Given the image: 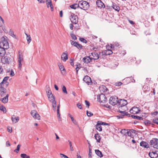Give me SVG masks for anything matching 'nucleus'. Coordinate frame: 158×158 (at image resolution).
I'll use <instances>...</instances> for the list:
<instances>
[{
	"label": "nucleus",
	"mask_w": 158,
	"mask_h": 158,
	"mask_svg": "<svg viewBox=\"0 0 158 158\" xmlns=\"http://www.w3.org/2000/svg\"><path fill=\"white\" fill-rule=\"evenodd\" d=\"M123 84L122 83L120 82H116L115 83V85L116 86H120Z\"/></svg>",
	"instance_id": "052dcab7"
},
{
	"label": "nucleus",
	"mask_w": 158,
	"mask_h": 158,
	"mask_svg": "<svg viewBox=\"0 0 158 158\" xmlns=\"http://www.w3.org/2000/svg\"><path fill=\"white\" fill-rule=\"evenodd\" d=\"M144 123L145 125H147L152 124L151 122L148 120H145Z\"/></svg>",
	"instance_id": "79ce46f5"
},
{
	"label": "nucleus",
	"mask_w": 158,
	"mask_h": 158,
	"mask_svg": "<svg viewBox=\"0 0 158 158\" xmlns=\"http://www.w3.org/2000/svg\"><path fill=\"white\" fill-rule=\"evenodd\" d=\"M101 125L99 124V123L98 122V121L97 124L96 125V129L97 130L100 131H102V127Z\"/></svg>",
	"instance_id": "c756f323"
},
{
	"label": "nucleus",
	"mask_w": 158,
	"mask_h": 158,
	"mask_svg": "<svg viewBox=\"0 0 158 158\" xmlns=\"http://www.w3.org/2000/svg\"><path fill=\"white\" fill-rule=\"evenodd\" d=\"M95 152L96 154L99 157H102V156L103 155L102 154V152L99 150H95Z\"/></svg>",
	"instance_id": "f704fd0d"
},
{
	"label": "nucleus",
	"mask_w": 158,
	"mask_h": 158,
	"mask_svg": "<svg viewBox=\"0 0 158 158\" xmlns=\"http://www.w3.org/2000/svg\"><path fill=\"white\" fill-rule=\"evenodd\" d=\"M70 43L72 45L77 47L78 49H81L82 48V46L78 42L71 40Z\"/></svg>",
	"instance_id": "9b49d317"
},
{
	"label": "nucleus",
	"mask_w": 158,
	"mask_h": 158,
	"mask_svg": "<svg viewBox=\"0 0 158 158\" xmlns=\"http://www.w3.org/2000/svg\"><path fill=\"white\" fill-rule=\"evenodd\" d=\"M9 78V77H5L3 79V80L2 81V82L0 83V86H4V85H3L4 84H5L6 86H7L9 84V83L7 82V80Z\"/></svg>",
	"instance_id": "2eb2a0df"
},
{
	"label": "nucleus",
	"mask_w": 158,
	"mask_h": 158,
	"mask_svg": "<svg viewBox=\"0 0 158 158\" xmlns=\"http://www.w3.org/2000/svg\"><path fill=\"white\" fill-rule=\"evenodd\" d=\"M86 114L87 116L89 117H91L93 115V114L92 113L88 110H87Z\"/></svg>",
	"instance_id": "de8ad7c7"
},
{
	"label": "nucleus",
	"mask_w": 158,
	"mask_h": 158,
	"mask_svg": "<svg viewBox=\"0 0 158 158\" xmlns=\"http://www.w3.org/2000/svg\"><path fill=\"white\" fill-rule=\"evenodd\" d=\"M60 155L61 158H69L67 156L64 154L60 153Z\"/></svg>",
	"instance_id": "603ef678"
},
{
	"label": "nucleus",
	"mask_w": 158,
	"mask_h": 158,
	"mask_svg": "<svg viewBox=\"0 0 158 158\" xmlns=\"http://www.w3.org/2000/svg\"><path fill=\"white\" fill-rule=\"evenodd\" d=\"M92 153L91 152V149L90 148H89V156L90 157H92Z\"/></svg>",
	"instance_id": "5fc2aeb1"
},
{
	"label": "nucleus",
	"mask_w": 158,
	"mask_h": 158,
	"mask_svg": "<svg viewBox=\"0 0 158 158\" xmlns=\"http://www.w3.org/2000/svg\"><path fill=\"white\" fill-rule=\"evenodd\" d=\"M5 53V49L2 47H0V56L3 57L4 56Z\"/></svg>",
	"instance_id": "393cba45"
},
{
	"label": "nucleus",
	"mask_w": 158,
	"mask_h": 158,
	"mask_svg": "<svg viewBox=\"0 0 158 158\" xmlns=\"http://www.w3.org/2000/svg\"><path fill=\"white\" fill-rule=\"evenodd\" d=\"M6 89L3 86H0V94L1 96L2 97L6 95Z\"/></svg>",
	"instance_id": "4468645a"
},
{
	"label": "nucleus",
	"mask_w": 158,
	"mask_h": 158,
	"mask_svg": "<svg viewBox=\"0 0 158 158\" xmlns=\"http://www.w3.org/2000/svg\"><path fill=\"white\" fill-rule=\"evenodd\" d=\"M60 110H57V116L58 118H60V114L59 112Z\"/></svg>",
	"instance_id": "0e129e2a"
},
{
	"label": "nucleus",
	"mask_w": 158,
	"mask_h": 158,
	"mask_svg": "<svg viewBox=\"0 0 158 158\" xmlns=\"http://www.w3.org/2000/svg\"><path fill=\"white\" fill-rule=\"evenodd\" d=\"M153 122L155 123L158 124V118L153 119Z\"/></svg>",
	"instance_id": "680f3d73"
},
{
	"label": "nucleus",
	"mask_w": 158,
	"mask_h": 158,
	"mask_svg": "<svg viewBox=\"0 0 158 158\" xmlns=\"http://www.w3.org/2000/svg\"><path fill=\"white\" fill-rule=\"evenodd\" d=\"M47 93L48 96L49 95L52 94V93L50 89L48 90V92H47Z\"/></svg>",
	"instance_id": "bf43d9fd"
},
{
	"label": "nucleus",
	"mask_w": 158,
	"mask_h": 158,
	"mask_svg": "<svg viewBox=\"0 0 158 158\" xmlns=\"http://www.w3.org/2000/svg\"><path fill=\"white\" fill-rule=\"evenodd\" d=\"M83 81L88 85H89V83L91 82V78L87 75L85 76V77L83 79Z\"/></svg>",
	"instance_id": "6ab92c4d"
},
{
	"label": "nucleus",
	"mask_w": 158,
	"mask_h": 158,
	"mask_svg": "<svg viewBox=\"0 0 158 158\" xmlns=\"http://www.w3.org/2000/svg\"><path fill=\"white\" fill-rule=\"evenodd\" d=\"M70 7L73 9H75L76 8L79 7V3H75L70 6Z\"/></svg>",
	"instance_id": "7c9ffc66"
},
{
	"label": "nucleus",
	"mask_w": 158,
	"mask_h": 158,
	"mask_svg": "<svg viewBox=\"0 0 158 158\" xmlns=\"http://www.w3.org/2000/svg\"><path fill=\"white\" fill-rule=\"evenodd\" d=\"M83 61L84 63H86V64H88L90 62H92V60L91 59V57L89 56H85L84 57L83 59Z\"/></svg>",
	"instance_id": "a211bd4d"
},
{
	"label": "nucleus",
	"mask_w": 158,
	"mask_h": 158,
	"mask_svg": "<svg viewBox=\"0 0 158 158\" xmlns=\"http://www.w3.org/2000/svg\"><path fill=\"white\" fill-rule=\"evenodd\" d=\"M110 45V48L113 50V49H114L115 48H117L118 47V48H119L120 47V46H119V44L117 42H115L113 44H111Z\"/></svg>",
	"instance_id": "4be33fe9"
},
{
	"label": "nucleus",
	"mask_w": 158,
	"mask_h": 158,
	"mask_svg": "<svg viewBox=\"0 0 158 158\" xmlns=\"http://www.w3.org/2000/svg\"><path fill=\"white\" fill-rule=\"evenodd\" d=\"M20 147V145L19 144L17 146L16 149L15 150V151H16V152L18 153V151L19 150Z\"/></svg>",
	"instance_id": "6e6d98bb"
},
{
	"label": "nucleus",
	"mask_w": 158,
	"mask_h": 158,
	"mask_svg": "<svg viewBox=\"0 0 158 158\" xmlns=\"http://www.w3.org/2000/svg\"><path fill=\"white\" fill-rule=\"evenodd\" d=\"M150 144L154 148L158 149V139L157 138H153L150 140Z\"/></svg>",
	"instance_id": "39448f33"
},
{
	"label": "nucleus",
	"mask_w": 158,
	"mask_h": 158,
	"mask_svg": "<svg viewBox=\"0 0 158 158\" xmlns=\"http://www.w3.org/2000/svg\"><path fill=\"white\" fill-rule=\"evenodd\" d=\"M70 19L71 22L73 24H76L78 23V18L77 15L74 14H71Z\"/></svg>",
	"instance_id": "423d86ee"
},
{
	"label": "nucleus",
	"mask_w": 158,
	"mask_h": 158,
	"mask_svg": "<svg viewBox=\"0 0 158 158\" xmlns=\"http://www.w3.org/2000/svg\"><path fill=\"white\" fill-rule=\"evenodd\" d=\"M11 119L13 122L16 123L19 120V117H17L16 118H14L12 117L11 118Z\"/></svg>",
	"instance_id": "72a5a7b5"
},
{
	"label": "nucleus",
	"mask_w": 158,
	"mask_h": 158,
	"mask_svg": "<svg viewBox=\"0 0 158 158\" xmlns=\"http://www.w3.org/2000/svg\"><path fill=\"white\" fill-rule=\"evenodd\" d=\"M8 96L9 95L7 94L5 97H4L2 99H0V100L3 103H6L8 101Z\"/></svg>",
	"instance_id": "b1692460"
},
{
	"label": "nucleus",
	"mask_w": 158,
	"mask_h": 158,
	"mask_svg": "<svg viewBox=\"0 0 158 158\" xmlns=\"http://www.w3.org/2000/svg\"><path fill=\"white\" fill-rule=\"evenodd\" d=\"M140 110L139 108L137 107H134L132 108L130 110V112L131 113L133 114H138L140 111Z\"/></svg>",
	"instance_id": "6e6552de"
},
{
	"label": "nucleus",
	"mask_w": 158,
	"mask_h": 158,
	"mask_svg": "<svg viewBox=\"0 0 158 158\" xmlns=\"http://www.w3.org/2000/svg\"><path fill=\"white\" fill-rule=\"evenodd\" d=\"M158 111H156L152 113V115L155 116V115H156L158 114Z\"/></svg>",
	"instance_id": "774afa93"
},
{
	"label": "nucleus",
	"mask_w": 158,
	"mask_h": 158,
	"mask_svg": "<svg viewBox=\"0 0 158 158\" xmlns=\"http://www.w3.org/2000/svg\"><path fill=\"white\" fill-rule=\"evenodd\" d=\"M131 117L133 118L136 119H138L139 120H143V118L142 117L137 116V115H131Z\"/></svg>",
	"instance_id": "2f4dec72"
},
{
	"label": "nucleus",
	"mask_w": 158,
	"mask_h": 158,
	"mask_svg": "<svg viewBox=\"0 0 158 158\" xmlns=\"http://www.w3.org/2000/svg\"><path fill=\"white\" fill-rule=\"evenodd\" d=\"M79 40L80 41L83 42V43H86L87 42L86 40L83 38H80Z\"/></svg>",
	"instance_id": "09e8293b"
},
{
	"label": "nucleus",
	"mask_w": 158,
	"mask_h": 158,
	"mask_svg": "<svg viewBox=\"0 0 158 158\" xmlns=\"http://www.w3.org/2000/svg\"><path fill=\"white\" fill-rule=\"evenodd\" d=\"M100 89H101L102 88L103 89L102 90L103 92H106L107 91V90H108V89L106 88V87L105 86H102L100 87Z\"/></svg>",
	"instance_id": "a19ab883"
},
{
	"label": "nucleus",
	"mask_w": 158,
	"mask_h": 158,
	"mask_svg": "<svg viewBox=\"0 0 158 158\" xmlns=\"http://www.w3.org/2000/svg\"><path fill=\"white\" fill-rule=\"evenodd\" d=\"M70 35L73 39L74 40H76L77 39V37L74 34L71 33Z\"/></svg>",
	"instance_id": "49530a36"
},
{
	"label": "nucleus",
	"mask_w": 158,
	"mask_h": 158,
	"mask_svg": "<svg viewBox=\"0 0 158 158\" xmlns=\"http://www.w3.org/2000/svg\"><path fill=\"white\" fill-rule=\"evenodd\" d=\"M79 8L84 10H86L89 8V3L87 2L84 1H81L79 2Z\"/></svg>",
	"instance_id": "f257e3e1"
},
{
	"label": "nucleus",
	"mask_w": 158,
	"mask_h": 158,
	"mask_svg": "<svg viewBox=\"0 0 158 158\" xmlns=\"http://www.w3.org/2000/svg\"><path fill=\"white\" fill-rule=\"evenodd\" d=\"M31 114L34 118L38 120L40 119V117L36 110H32L31 112Z\"/></svg>",
	"instance_id": "0eeeda50"
},
{
	"label": "nucleus",
	"mask_w": 158,
	"mask_h": 158,
	"mask_svg": "<svg viewBox=\"0 0 158 158\" xmlns=\"http://www.w3.org/2000/svg\"><path fill=\"white\" fill-rule=\"evenodd\" d=\"M9 34L13 37H15V35H14L13 31L11 29L9 31Z\"/></svg>",
	"instance_id": "ea45409f"
},
{
	"label": "nucleus",
	"mask_w": 158,
	"mask_h": 158,
	"mask_svg": "<svg viewBox=\"0 0 158 158\" xmlns=\"http://www.w3.org/2000/svg\"><path fill=\"white\" fill-rule=\"evenodd\" d=\"M2 42L3 46H5L6 48L8 46V42L5 40V39L3 37L1 39Z\"/></svg>",
	"instance_id": "5701e85b"
},
{
	"label": "nucleus",
	"mask_w": 158,
	"mask_h": 158,
	"mask_svg": "<svg viewBox=\"0 0 158 158\" xmlns=\"http://www.w3.org/2000/svg\"><path fill=\"white\" fill-rule=\"evenodd\" d=\"M77 107L80 109H82V106H81V104L79 103H78L77 104Z\"/></svg>",
	"instance_id": "4d7b16f0"
},
{
	"label": "nucleus",
	"mask_w": 158,
	"mask_h": 158,
	"mask_svg": "<svg viewBox=\"0 0 158 158\" xmlns=\"http://www.w3.org/2000/svg\"><path fill=\"white\" fill-rule=\"evenodd\" d=\"M26 35L27 36V43L28 44L30 43L31 41V38L30 35H28L26 33H25Z\"/></svg>",
	"instance_id": "c9c22d12"
},
{
	"label": "nucleus",
	"mask_w": 158,
	"mask_h": 158,
	"mask_svg": "<svg viewBox=\"0 0 158 158\" xmlns=\"http://www.w3.org/2000/svg\"><path fill=\"white\" fill-rule=\"evenodd\" d=\"M106 52V51H105L102 52H99V57L101 58H103L105 57V56L107 55Z\"/></svg>",
	"instance_id": "bb28decb"
},
{
	"label": "nucleus",
	"mask_w": 158,
	"mask_h": 158,
	"mask_svg": "<svg viewBox=\"0 0 158 158\" xmlns=\"http://www.w3.org/2000/svg\"><path fill=\"white\" fill-rule=\"evenodd\" d=\"M48 97L49 100L52 103V107L54 111H56V102L55 101V98L53 94L49 95Z\"/></svg>",
	"instance_id": "f03ea898"
},
{
	"label": "nucleus",
	"mask_w": 158,
	"mask_h": 158,
	"mask_svg": "<svg viewBox=\"0 0 158 158\" xmlns=\"http://www.w3.org/2000/svg\"><path fill=\"white\" fill-rule=\"evenodd\" d=\"M94 137L95 139L96 140L97 142H100L101 138L98 133L95 134L94 135Z\"/></svg>",
	"instance_id": "a878e982"
},
{
	"label": "nucleus",
	"mask_w": 158,
	"mask_h": 158,
	"mask_svg": "<svg viewBox=\"0 0 158 158\" xmlns=\"http://www.w3.org/2000/svg\"><path fill=\"white\" fill-rule=\"evenodd\" d=\"M62 90L64 93L67 94V92L66 90V88L65 86L63 85L62 87Z\"/></svg>",
	"instance_id": "c03bdc74"
},
{
	"label": "nucleus",
	"mask_w": 158,
	"mask_h": 158,
	"mask_svg": "<svg viewBox=\"0 0 158 158\" xmlns=\"http://www.w3.org/2000/svg\"><path fill=\"white\" fill-rule=\"evenodd\" d=\"M118 98L117 96H112L110 97L109 99V103L111 105L114 106L117 103L118 104Z\"/></svg>",
	"instance_id": "7ed1b4c3"
},
{
	"label": "nucleus",
	"mask_w": 158,
	"mask_h": 158,
	"mask_svg": "<svg viewBox=\"0 0 158 158\" xmlns=\"http://www.w3.org/2000/svg\"><path fill=\"white\" fill-rule=\"evenodd\" d=\"M59 68L61 71H65V69L63 65H61L59 66Z\"/></svg>",
	"instance_id": "13d9d810"
},
{
	"label": "nucleus",
	"mask_w": 158,
	"mask_h": 158,
	"mask_svg": "<svg viewBox=\"0 0 158 158\" xmlns=\"http://www.w3.org/2000/svg\"><path fill=\"white\" fill-rule=\"evenodd\" d=\"M96 4L97 6L100 8L105 7V6L104 4L101 0H98L96 1Z\"/></svg>",
	"instance_id": "dca6fc26"
},
{
	"label": "nucleus",
	"mask_w": 158,
	"mask_h": 158,
	"mask_svg": "<svg viewBox=\"0 0 158 158\" xmlns=\"http://www.w3.org/2000/svg\"><path fill=\"white\" fill-rule=\"evenodd\" d=\"M121 133L126 136H130L131 135V133L129 130L124 129L122 130Z\"/></svg>",
	"instance_id": "9d476101"
},
{
	"label": "nucleus",
	"mask_w": 158,
	"mask_h": 158,
	"mask_svg": "<svg viewBox=\"0 0 158 158\" xmlns=\"http://www.w3.org/2000/svg\"><path fill=\"white\" fill-rule=\"evenodd\" d=\"M61 58L64 61H65L68 59V55L67 51H65L62 53L61 56Z\"/></svg>",
	"instance_id": "aec40b11"
},
{
	"label": "nucleus",
	"mask_w": 158,
	"mask_h": 158,
	"mask_svg": "<svg viewBox=\"0 0 158 158\" xmlns=\"http://www.w3.org/2000/svg\"><path fill=\"white\" fill-rule=\"evenodd\" d=\"M73 61H74V59H70V64L71 65L73 66V65H74Z\"/></svg>",
	"instance_id": "e2e57ef3"
},
{
	"label": "nucleus",
	"mask_w": 158,
	"mask_h": 158,
	"mask_svg": "<svg viewBox=\"0 0 158 158\" xmlns=\"http://www.w3.org/2000/svg\"><path fill=\"white\" fill-rule=\"evenodd\" d=\"M0 110L3 111L4 113L6 112V110L5 107L1 104H0Z\"/></svg>",
	"instance_id": "e433bc0d"
},
{
	"label": "nucleus",
	"mask_w": 158,
	"mask_h": 158,
	"mask_svg": "<svg viewBox=\"0 0 158 158\" xmlns=\"http://www.w3.org/2000/svg\"><path fill=\"white\" fill-rule=\"evenodd\" d=\"M23 56L22 52H19L18 56V61H23Z\"/></svg>",
	"instance_id": "c85d7f7f"
},
{
	"label": "nucleus",
	"mask_w": 158,
	"mask_h": 158,
	"mask_svg": "<svg viewBox=\"0 0 158 158\" xmlns=\"http://www.w3.org/2000/svg\"><path fill=\"white\" fill-rule=\"evenodd\" d=\"M90 54H91V55L93 57H91L92 60H97L99 58V54L96 52H92Z\"/></svg>",
	"instance_id": "f3484780"
},
{
	"label": "nucleus",
	"mask_w": 158,
	"mask_h": 158,
	"mask_svg": "<svg viewBox=\"0 0 158 158\" xmlns=\"http://www.w3.org/2000/svg\"><path fill=\"white\" fill-rule=\"evenodd\" d=\"M68 142H69V145L70 146V150L71 151H73V147L72 146V142L71 141H70L69 140H68Z\"/></svg>",
	"instance_id": "a18cd8bd"
},
{
	"label": "nucleus",
	"mask_w": 158,
	"mask_h": 158,
	"mask_svg": "<svg viewBox=\"0 0 158 158\" xmlns=\"http://www.w3.org/2000/svg\"><path fill=\"white\" fill-rule=\"evenodd\" d=\"M20 156L22 158H30V156H27L26 154L22 153L20 155Z\"/></svg>",
	"instance_id": "58836bf2"
},
{
	"label": "nucleus",
	"mask_w": 158,
	"mask_h": 158,
	"mask_svg": "<svg viewBox=\"0 0 158 158\" xmlns=\"http://www.w3.org/2000/svg\"><path fill=\"white\" fill-rule=\"evenodd\" d=\"M14 73L13 71L12 70L10 71V75L11 76H13L14 75Z\"/></svg>",
	"instance_id": "338daca9"
},
{
	"label": "nucleus",
	"mask_w": 158,
	"mask_h": 158,
	"mask_svg": "<svg viewBox=\"0 0 158 158\" xmlns=\"http://www.w3.org/2000/svg\"><path fill=\"white\" fill-rule=\"evenodd\" d=\"M85 102L86 107L89 108L90 106V103L87 100H85Z\"/></svg>",
	"instance_id": "864d4df0"
},
{
	"label": "nucleus",
	"mask_w": 158,
	"mask_h": 158,
	"mask_svg": "<svg viewBox=\"0 0 158 158\" xmlns=\"http://www.w3.org/2000/svg\"><path fill=\"white\" fill-rule=\"evenodd\" d=\"M11 58L7 56L2 57V61L3 64H9V61H10Z\"/></svg>",
	"instance_id": "1a4fd4ad"
},
{
	"label": "nucleus",
	"mask_w": 158,
	"mask_h": 158,
	"mask_svg": "<svg viewBox=\"0 0 158 158\" xmlns=\"http://www.w3.org/2000/svg\"><path fill=\"white\" fill-rule=\"evenodd\" d=\"M119 112L121 113V115H117V117L119 119L122 118L124 116V113H125V112L124 111H121L120 110L118 111Z\"/></svg>",
	"instance_id": "473e14b6"
},
{
	"label": "nucleus",
	"mask_w": 158,
	"mask_h": 158,
	"mask_svg": "<svg viewBox=\"0 0 158 158\" xmlns=\"http://www.w3.org/2000/svg\"><path fill=\"white\" fill-rule=\"evenodd\" d=\"M69 116L71 118V120L73 123L75 124H77V122L73 118V117L70 114H68Z\"/></svg>",
	"instance_id": "4c0bfd02"
},
{
	"label": "nucleus",
	"mask_w": 158,
	"mask_h": 158,
	"mask_svg": "<svg viewBox=\"0 0 158 158\" xmlns=\"http://www.w3.org/2000/svg\"><path fill=\"white\" fill-rule=\"evenodd\" d=\"M106 52L107 55H110L113 53L112 51L111 50H108Z\"/></svg>",
	"instance_id": "8fccbe9b"
},
{
	"label": "nucleus",
	"mask_w": 158,
	"mask_h": 158,
	"mask_svg": "<svg viewBox=\"0 0 158 158\" xmlns=\"http://www.w3.org/2000/svg\"><path fill=\"white\" fill-rule=\"evenodd\" d=\"M112 3V7L116 11L119 12L120 10L119 7L116 5L113 2Z\"/></svg>",
	"instance_id": "cd10ccee"
},
{
	"label": "nucleus",
	"mask_w": 158,
	"mask_h": 158,
	"mask_svg": "<svg viewBox=\"0 0 158 158\" xmlns=\"http://www.w3.org/2000/svg\"><path fill=\"white\" fill-rule=\"evenodd\" d=\"M140 145L142 147L147 148H149L148 143L147 142L143 141H142L140 143Z\"/></svg>",
	"instance_id": "412c9836"
},
{
	"label": "nucleus",
	"mask_w": 158,
	"mask_h": 158,
	"mask_svg": "<svg viewBox=\"0 0 158 158\" xmlns=\"http://www.w3.org/2000/svg\"><path fill=\"white\" fill-rule=\"evenodd\" d=\"M40 3H44L45 2V1L44 0H37Z\"/></svg>",
	"instance_id": "69168bd1"
},
{
	"label": "nucleus",
	"mask_w": 158,
	"mask_h": 158,
	"mask_svg": "<svg viewBox=\"0 0 158 158\" xmlns=\"http://www.w3.org/2000/svg\"><path fill=\"white\" fill-rule=\"evenodd\" d=\"M157 152H158V151L154 152L153 151L152 152H150L148 155L151 158H157L158 157Z\"/></svg>",
	"instance_id": "f8f14e48"
},
{
	"label": "nucleus",
	"mask_w": 158,
	"mask_h": 158,
	"mask_svg": "<svg viewBox=\"0 0 158 158\" xmlns=\"http://www.w3.org/2000/svg\"><path fill=\"white\" fill-rule=\"evenodd\" d=\"M22 62L23 61H18L19 65V68L20 69H21V68L22 67L23 64L22 63Z\"/></svg>",
	"instance_id": "3c124183"
},
{
	"label": "nucleus",
	"mask_w": 158,
	"mask_h": 158,
	"mask_svg": "<svg viewBox=\"0 0 158 158\" xmlns=\"http://www.w3.org/2000/svg\"><path fill=\"white\" fill-rule=\"evenodd\" d=\"M97 99L99 102L102 103H105L106 101L107 98L104 94H102L98 95Z\"/></svg>",
	"instance_id": "20e7f679"
},
{
	"label": "nucleus",
	"mask_w": 158,
	"mask_h": 158,
	"mask_svg": "<svg viewBox=\"0 0 158 158\" xmlns=\"http://www.w3.org/2000/svg\"><path fill=\"white\" fill-rule=\"evenodd\" d=\"M98 122L99 123V124H100L101 125H109V123L102 122L100 121H98Z\"/></svg>",
	"instance_id": "37998d69"
},
{
	"label": "nucleus",
	"mask_w": 158,
	"mask_h": 158,
	"mask_svg": "<svg viewBox=\"0 0 158 158\" xmlns=\"http://www.w3.org/2000/svg\"><path fill=\"white\" fill-rule=\"evenodd\" d=\"M127 103V100L124 99H120L118 100V104L120 107H123L126 105Z\"/></svg>",
	"instance_id": "ddd939ff"
}]
</instances>
